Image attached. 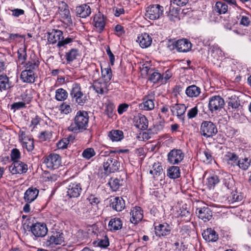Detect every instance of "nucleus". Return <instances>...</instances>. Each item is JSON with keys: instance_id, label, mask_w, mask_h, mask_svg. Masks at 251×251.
I'll use <instances>...</instances> for the list:
<instances>
[{"instance_id": "1", "label": "nucleus", "mask_w": 251, "mask_h": 251, "mask_svg": "<svg viewBox=\"0 0 251 251\" xmlns=\"http://www.w3.org/2000/svg\"><path fill=\"white\" fill-rule=\"evenodd\" d=\"M89 121L88 113L85 111H79L74 118V122L68 127L70 131L78 133L86 129Z\"/></svg>"}, {"instance_id": "2", "label": "nucleus", "mask_w": 251, "mask_h": 251, "mask_svg": "<svg viewBox=\"0 0 251 251\" xmlns=\"http://www.w3.org/2000/svg\"><path fill=\"white\" fill-rule=\"evenodd\" d=\"M50 228V235L48 242L50 245H60L64 240L63 234L59 229L56 224L50 223L48 224V228ZM49 229L48 228V230Z\"/></svg>"}, {"instance_id": "3", "label": "nucleus", "mask_w": 251, "mask_h": 251, "mask_svg": "<svg viewBox=\"0 0 251 251\" xmlns=\"http://www.w3.org/2000/svg\"><path fill=\"white\" fill-rule=\"evenodd\" d=\"M38 67V64H26L25 69L21 75V79L25 82L33 83L35 80L34 71Z\"/></svg>"}, {"instance_id": "4", "label": "nucleus", "mask_w": 251, "mask_h": 251, "mask_svg": "<svg viewBox=\"0 0 251 251\" xmlns=\"http://www.w3.org/2000/svg\"><path fill=\"white\" fill-rule=\"evenodd\" d=\"M70 95L78 105H83L86 101V97L82 92L80 85L77 83L73 85Z\"/></svg>"}, {"instance_id": "5", "label": "nucleus", "mask_w": 251, "mask_h": 251, "mask_svg": "<svg viewBox=\"0 0 251 251\" xmlns=\"http://www.w3.org/2000/svg\"><path fill=\"white\" fill-rule=\"evenodd\" d=\"M223 51L218 45H213L210 46L209 50V55L207 57L206 61L208 62L215 63L216 61H225ZM226 62L228 61L226 60Z\"/></svg>"}, {"instance_id": "6", "label": "nucleus", "mask_w": 251, "mask_h": 251, "mask_svg": "<svg viewBox=\"0 0 251 251\" xmlns=\"http://www.w3.org/2000/svg\"><path fill=\"white\" fill-rule=\"evenodd\" d=\"M218 132L216 126L210 121H203L201 126L200 133L206 137H211Z\"/></svg>"}, {"instance_id": "7", "label": "nucleus", "mask_w": 251, "mask_h": 251, "mask_svg": "<svg viewBox=\"0 0 251 251\" xmlns=\"http://www.w3.org/2000/svg\"><path fill=\"white\" fill-rule=\"evenodd\" d=\"M106 174H109L118 171L120 167V162L116 157H109L104 161L103 164Z\"/></svg>"}, {"instance_id": "8", "label": "nucleus", "mask_w": 251, "mask_h": 251, "mask_svg": "<svg viewBox=\"0 0 251 251\" xmlns=\"http://www.w3.org/2000/svg\"><path fill=\"white\" fill-rule=\"evenodd\" d=\"M163 7L159 4L150 5L146 8L145 16L150 20H155L163 15Z\"/></svg>"}, {"instance_id": "9", "label": "nucleus", "mask_w": 251, "mask_h": 251, "mask_svg": "<svg viewBox=\"0 0 251 251\" xmlns=\"http://www.w3.org/2000/svg\"><path fill=\"white\" fill-rule=\"evenodd\" d=\"M184 153L180 149H173L167 155L168 162L172 165L178 164L184 159Z\"/></svg>"}, {"instance_id": "10", "label": "nucleus", "mask_w": 251, "mask_h": 251, "mask_svg": "<svg viewBox=\"0 0 251 251\" xmlns=\"http://www.w3.org/2000/svg\"><path fill=\"white\" fill-rule=\"evenodd\" d=\"M58 10L59 12L60 18L67 24H72V20L69 7L66 3L60 1L58 3Z\"/></svg>"}, {"instance_id": "11", "label": "nucleus", "mask_w": 251, "mask_h": 251, "mask_svg": "<svg viewBox=\"0 0 251 251\" xmlns=\"http://www.w3.org/2000/svg\"><path fill=\"white\" fill-rule=\"evenodd\" d=\"M67 194L70 198H76L80 196L82 191V185L77 182H71L67 187Z\"/></svg>"}, {"instance_id": "12", "label": "nucleus", "mask_w": 251, "mask_h": 251, "mask_svg": "<svg viewBox=\"0 0 251 251\" xmlns=\"http://www.w3.org/2000/svg\"><path fill=\"white\" fill-rule=\"evenodd\" d=\"M10 172L13 175L23 174L27 171V165L21 161H14L9 167Z\"/></svg>"}, {"instance_id": "13", "label": "nucleus", "mask_w": 251, "mask_h": 251, "mask_svg": "<svg viewBox=\"0 0 251 251\" xmlns=\"http://www.w3.org/2000/svg\"><path fill=\"white\" fill-rule=\"evenodd\" d=\"M224 104L225 101L223 98L219 96H215L209 99L208 107L213 112L222 109Z\"/></svg>"}, {"instance_id": "14", "label": "nucleus", "mask_w": 251, "mask_h": 251, "mask_svg": "<svg viewBox=\"0 0 251 251\" xmlns=\"http://www.w3.org/2000/svg\"><path fill=\"white\" fill-rule=\"evenodd\" d=\"M30 230L36 237H44L47 233V227L45 223H36L33 224Z\"/></svg>"}, {"instance_id": "15", "label": "nucleus", "mask_w": 251, "mask_h": 251, "mask_svg": "<svg viewBox=\"0 0 251 251\" xmlns=\"http://www.w3.org/2000/svg\"><path fill=\"white\" fill-rule=\"evenodd\" d=\"M196 213L199 218L204 222L210 221L212 218V212L207 206L197 208Z\"/></svg>"}, {"instance_id": "16", "label": "nucleus", "mask_w": 251, "mask_h": 251, "mask_svg": "<svg viewBox=\"0 0 251 251\" xmlns=\"http://www.w3.org/2000/svg\"><path fill=\"white\" fill-rule=\"evenodd\" d=\"M130 214L131 216L130 221L134 224H138L143 218V211L141 208L138 206L131 208Z\"/></svg>"}, {"instance_id": "17", "label": "nucleus", "mask_w": 251, "mask_h": 251, "mask_svg": "<svg viewBox=\"0 0 251 251\" xmlns=\"http://www.w3.org/2000/svg\"><path fill=\"white\" fill-rule=\"evenodd\" d=\"M108 82L100 78L94 82L93 87L98 94L103 95L108 91Z\"/></svg>"}, {"instance_id": "18", "label": "nucleus", "mask_w": 251, "mask_h": 251, "mask_svg": "<svg viewBox=\"0 0 251 251\" xmlns=\"http://www.w3.org/2000/svg\"><path fill=\"white\" fill-rule=\"evenodd\" d=\"M171 227L167 223L159 224L154 227V232L156 236L162 237L169 235L171 233Z\"/></svg>"}, {"instance_id": "19", "label": "nucleus", "mask_w": 251, "mask_h": 251, "mask_svg": "<svg viewBox=\"0 0 251 251\" xmlns=\"http://www.w3.org/2000/svg\"><path fill=\"white\" fill-rule=\"evenodd\" d=\"M152 39L151 35L147 33H143L138 36L136 42L138 43L142 48H147L150 47Z\"/></svg>"}, {"instance_id": "20", "label": "nucleus", "mask_w": 251, "mask_h": 251, "mask_svg": "<svg viewBox=\"0 0 251 251\" xmlns=\"http://www.w3.org/2000/svg\"><path fill=\"white\" fill-rule=\"evenodd\" d=\"M176 48L179 52L189 51L192 48L191 43L186 39L178 40L175 44Z\"/></svg>"}, {"instance_id": "21", "label": "nucleus", "mask_w": 251, "mask_h": 251, "mask_svg": "<svg viewBox=\"0 0 251 251\" xmlns=\"http://www.w3.org/2000/svg\"><path fill=\"white\" fill-rule=\"evenodd\" d=\"M75 12L77 16L82 18H86L91 13V8L87 4L77 6L75 9Z\"/></svg>"}, {"instance_id": "22", "label": "nucleus", "mask_w": 251, "mask_h": 251, "mask_svg": "<svg viewBox=\"0 0 251 251\" xmlns=\"http://www.w3.org/2000/svg\"><path fill=\"white\" fill-rule=\"evenodd\" d=\"M110 206L115 211H121L125 208V201L121 197H114L110 200Z\"/></svg>"}, {"instance_id": "23", "label": "nucleus", "mask_w": 251, "mask_h": 251, "mask_svg": "<svg viewBox=\"0 0 251 251\" xmlns=\"http://www.w3.org/2000/svg\"><path fill=\"white\" fill-rule=\"evenodd\" d=\"M62 34L60 30L52 29L51 31H48V42L50 44L60 42L61 39H63Z\"/></svg>"}, {"instance_id": "24", "label": "nucleus", "mask_w": 251, "mask_h": 251, "mask_svg": "<svg viewBox=\"0 0 251 251\" xmlns=\"http://www.w3.org/2000/svg\"><path fill=\"white\" fill-rule=\"evenodd\" d=\"M39 191L36 188L30 187L25 193L24 199L26 202H33L37 197Z\"/></svg>"}, {"instance_id": "25", "label": "nucleus", "mask_w": 251, "mask_h": 251, "mask_svg": "<svg viewBox=\"0 0 251 251\" xmlns=\"http://www.w3.org/2000/svg\"><path fill=\"white\" fill-rule=\"evenodd\" d=\"M61 159L59 155L51 154L48 157V169L54 170L60 165Z\"/></svg>"}, {"instance_id": "26", "label": "nucleus", "mask_w": 251, "mask_h": 251, "mask_svg": "<svg viewBox=\"0 0 251 251\" xmlns=\"http://www.w3.org/2000/svg\"><path fill=\"white\" fill-rule=\"evenodd\" d=\"M203 239L207 242H216L219 238L218 234L211 228H207L202 233Z\"/></svg>"}, {"instance_id": "27", "label": "nucleus", "mask_w": 251, "mask_h": 251, "mask_svg": "<svg viewBox=\"0 0 251 251\" xmlns=\"http://www.w3.org/2000/svg\"><path fill=\"white\" fill-rule=\"evenodd\" d=\"M139 108L140 110L150 111L154 108V100L150 98L149 96H146L143 99V102L139 104Z\"/></svg>"}, {"instance_id": "28", "label": "nucleus", "mask_w": 251, "mask_h": 251, "mask_svg": "<svg viewBox=\"0 0 251 251\" xmlns=\"http://www.w3.org/2000/svg\"><path fill=\"white\" fill-rule=\"evenodd\" d=\"M224 158L227 164L231 167H234L238 164L239 157L234 152H227L224 156Z\"/></svg>"}, {"instance_id": "29", "label": "nucleus", "mask_w": 251, "mask_h": 251, "mask_svg": "<svg viewBox=\"0 0 251 251\" xmlns=\"http://www.w3.org/2000/svg\"><path fill=\"white\" fill-rule=\"evenodd\" d=\"M186 110V107L184 104H177L171 107V111L174 115H176L180 119L183 120V115Z\"/></svg>"}, {"instance_id": "30", "label": "nucleus", "mask_w": 251, "mask_h": 251, "mask_svg": "<svg viewBox=\"0 0 251 251\" xmlns=\"http://www.w3.org/2000/svg\"><path fill=\"white\" fill-rule=\"evenodd\" d=\"M134 126L139 129L146 130L148 127V120L144 115H141L136 119Z\"/></svg>"}, {"instance_id": "31", "label": "nucleus", "mask_w": 251, "mask_h": 251, "mask_svg": "<svg viewBox=\"0 0 251 251\" xmlns=\"http://www.w3.org/2000/svg\"><path fill=\"white\" fill-rule=\"evenodd\" d=\"M201 93V88L195 85L188 86L185 90L186 95L189 98L198 97Z\"/></svg>"}, {"instance_id": "32", "label": "nucleus", "mask_w": 251, "mask_h": 251, "mask_svg": "<svg viewBox=\"0 0 251 251\" xmlns=\"http://www.w3.org/2000/svg\"><path fill=\"white\" fill-rule=\"evenodd\" d=\"M108 136L112 142H119L124 137V133L120 130H112L109 132Z\"/></svg>"}, {"instance_id": "33", "label": "nucleus", "mask_w": 251, "mask_h": 251, "mask_svg": "<svg viewBox=\"0 0 251 251\" xmlns=\"http://www.w3.org/2000/svg\"><path fill=\"white\" fill-rule=\"evenodd\" d=\"M94 26L100 32L103 31L105 26V21L103 16L101 14L96 15L94 18Z\"/></svg>"}, {"instance_id": "34", "label": "nucleus", "mask_w": 251, "mask_h": 251, "mask_svg": "<svg viewBox=\"0 0 251 251\" xmlns=\"http://www.w3.org/2000/svg\"><path fill=\"white\" fill-rule=\"evenodd\" d=\"M122 222L120 218H114L110 220L108 223V227L110 230H118L122 227Z\"/></svg>"}, {"instance_id": "35", "label": "nucleus", "mask_w": 251, "mask_h": 251, "mask_svg": "<svg viewBox=\"0 0 251 251\" xmlns=\"http://www.w3.org/2000/svg\"><path fill=\"white\" fill-rule=\"evenodd\" d=\"M100 67L101 72L100 79L109 82L112 76L111 68L109 66L104 67L103 65H100Z\"/></svg>"}, {"instance_id": "36", "label": "nucleus", "mask_w": 251, "mask_h": 251, "mask_svg": "<svg viewBox=\"0 0 251 251\" xmlns=\"http://www.w3.org/2000/svg\"><path fill=\"white\" fill-rule=\"evenodd\" d=\"M12 87L11 82L6 75H0V91L8 90Z\"/></svg>"}, {"instance_id": "37", "label": "nucleus", "mask_w": 251, "mask_h": 251, "mask_svg": "<svg viewBox=\"0 0 251 251\" xmlns=\"http://www.w3.org/2000/svg\"><path fill=\"white\" fill-rule=\"evenodd\" d=\"M150 173L153 176L154 178L157 177L163 174L162 165L159 162L154 163L150 171Z\"/></svg>"}, {"instance_id": "38", "label": "nucleus", "mask_w": 251, "mask_h": 251, "mask_svg": "<svg viewBox=\"0 0 251 251\" xmlns=\"http://www.w3.org/2000/svg\"><path fill=\"white\" fill-rule=\"evenodd\" d=\"M214 10L219 14H224L227 11L228 6L225 2L219 1L216 3Z\"/></svg>"}, {"instance_id": "39", "label": "nucleus", "mask_w": 251, "mask_h": 251, "mask_svg": "<svg viewBox=\"0 0 251 251\" xmlns=\"http://www.w3.org/2000/svg\"><path fill=\"white\" fill-rule=\"evenodd\" d=\"M179 168L177 166H171L167 170V176L171 178H177L180 176Z\"/></svg>"}, {"instance_id": "40", "label": "nucleus", "mask_w": 251, "mask_h": 251, "mask_svg": "<svg viewBox=\"0 0 251 251\" xmlns=\"http://www.w3.org/2000/svg\"><path fill=\"white\" fill-rule=\"evenodd\" d=\"M96 154V151L93 148H87L83 150L81 156L85 160H90Z\"/></svg>"}, {"instance_id": "41", "label": "nucleus", "mask_w": 251, "mask_h": 251, "mask_svg": "<svg viewBox=\"0 0 251 251\" xmlns=\"http://www.w3.org/2000/svg\"><path fill=\"white\" fill-rule=\"evenodd\" d=\"M251 164V159L247 157L238 159V164L236 166H238L239 168L243 170H247Z\"/></svg>"}, {"instance_id": "42", "label": "nucleus", "mask_w": 251, "mask_h": 251, "mask_svg": "<svg viewBox=\"0 0 251 251\" xmlns=\"http://www.w3.org/2000/svg\"><path fill=\"white\" fill-rule=\"evenodd\" d=\"M75 208H75L74 209L79 215H85L88 213L87 205L85 203L82 202L77 203Z\"/></svg>"}, {"instance_id": "43", "label": "nucleus", "mask_w": 251, "mask_h": 251, "mask_svg": "<svg viewBox=\"0 0 251 251\" xmlns=\"http://www.w3.org/2000/svg\"><path fill=\"white\" fill-rule=\"evenodd\" d=\"M149 80L153 83L162 84L161 74L154 70L150 75Z\"/></svg>"}, {"instance_id": "44", "label": "nucleus", "mask_w": 251, "mask_h": 251, "mask_svg": "<svg viewBox=\"0 0 251 251\" xmlns=\"http://www.w3.org/2000/svg\"><path fill=\"white\" fill-rule=\"evenodd\" d=\"M219 181V177L217 176H212L207 178L206 185L209 189H211L214 188L215 185L217 184Z\"/></svg>"}, {"instance_id": "45", "label": "nucleus", "mask_w": 251, "mask_h": 251, "mask_svg": "<svg viewBox=\"0 0 251 251\" xmlns=\"http://www.w3.org/2000/svg\"><path fill=\"white\" fill-rule=\"evenodd\" d=\"M67 97L68 93L65 90L62 88H59L56 90L55 92V98L57 100H64Z\"/></svg>"}, {"instance_id": "46", "label": "nucleus", "mask_w": 251, "mask_h": 251, "mask_svg": "<svg viewBox=\"0 0 251 251\" xmlns=\"http://www.w3.org/2000/svg\"><path fill=\"white\" fill-rule=\"evenodd\" d=\"M108 184L113 191H117L121 185L120 180L119 179L112 178L109 180Z\"/></svg>"}, {"instance_id": "47", "label": "nucleus", "mask_w": 251, "mask_h": 251, "mask_svg": "<svg viewBox=\"0 0 251 251\" xmlns=\"http://www.w3.org/2000/svg\"><path fill=\"white\" fill-rule=\"evenodd\" d=\"M24 148L26 149L28 151H32L34 149L33 139L30 137L26 141L21 142Z\"/></svg>"}, {"instance_id": "48", "label": "nucleus", "mask_w": 251, "mask_h": 251, "mask_svg": "<svg viewBox=\"0 0 251 251\" xmlns=\"http://www.w3.org/2000/svg\"><path fill=\"white\" fill-rule=\"evenodd\" d=\"M21 98L22 100V101L25 104L29 103L32 98L30 90H26L21 95Z\"/></svg>"}, {"instance_id": "49", "label": "nucleus", "mask_w": 251, "mask_h": 251, "mask_svg": "<svg viewBox=\"0 0 251 251\" xmlns=\"http://www.w3.org/2000/svg\"><path fill=\"white\" fill-rule=\"evenodd\" d=\"M148 64H142L139 67L141 73L142 75H150L154 71V69L151 68L147 66Z\"/></svg>"}, {"instance_id": "50", "label": "nucleus", "mask_w": 251, "mask_h": 251, "mask_svg": "<svg viewBox=\"0 0 251 251\" xmlns=\"http://www.w3.org/2000/svg\"><path fill=\"white\" fill-rule=\"evenodd\" d=\"M228 199L231 203L241 201L242 199V196L239 195L237 192L231 193V195L228 197Z\"/></svg>"}, {"instance_id": "51", "label": "nucleus", "mask_w": 251, "mask_h": 251, "mask_svg": "<svg viewBox=\"0 0 251 251\" xmlns=\"http://www.w3.org/2000/svg\"><path fill=\"white\" fill-rule=\"evenodd\" d=\"M10 157L11 160L13 162L19 161L18 160L21 158L20 151L16 148L12 149L11 151Z\"/></svg>"}, {"instance_id": "52", "label": "nucleus", "mask_w": 251, "mask_h": 251, "mask_svg": "<svg viewBox=\"0 0 251 251\" xmlns=\"http://www.w3.org/2000/svg\"><path fill=\"white\" fill-rule=\"evenodd\" d=\"M78 51L75 49H72L66 53V59L68 61H73L78 55Z\"/></svg>"}, {"instance_id": "53", "label": "nucleus", "mask_w": 251, "mask_h": 251, "mask_svg": "<svg viewBox=\"0 0 251 251\" xmlns=\"http://www.w3.org/2000/svg\"><path fill=\"white\" fill-rule=\"evenodd\" d=\"M228 105L229 106H231L232 108H237L240 105V103L239 101L237 100V98L236 96H231V98L229 99V100L228 101Z\"/></svg>"}, {"instance_id": "54", "label": "nucleus", "mask_w": 251, "mask_h": 251, "mask_svg": "<svg viewBox=\"0 0 251 251\" xmlns=\"http://www.w3.org/2000/svg\"><path fill=\"white\" fill-rule=\"evenodd\" d=\"M59 109L61 113L65 114H68L72 111V108L71 105L66 102H63L62 104H61Z\"/></svg>"}, {"instance_id": "55", "label": "nucleus", "mask_w": 251, "mask_h": 251, "mask_svg": "<svg viewBox=\"0 0 251 251\" xmlns=\"http://www.w3.org/2000/svg\"><path fill=\"white\" fill-rule=\"evenodd\" d=\"M178 13L177 9L173 8L170 9L168 16L171 21H175L178 18Z\"/></svg>"}, {"instance_id": "56", "label": "nucleus", "mask_w": 251, "mask_h": 251, "mask_svg": "<svg viewBox=\"0 0 251 251\" xmlns=\"http://www.w3.org/2000/svg\"><path fill=\"white\" fill-rule=\"evenodd\" d=\"M98 246L101 248H105L109 245V240L106 235L104 237L103 239H98Z\"/></svg>"}, {"instance_id": "57", "label": "nucleus", "mask_w": 251, "mask_h": 251, "mask_svg": "<svg viewBox=\"0 0 251 251\" xmlns=\"http://www.w3.org/2000/svg\"><path fill=\"white\" fill-rule=\"evenodd\" d=\"M70 143V140L68 138H64L61 139L57 144L58 149H64L67 148L68 145Z\"/></svg>"}, {"instance_id": "58", "label": "nucleus", "mask_w": 251, "mask_h": 251, "mask_svg": "<svg viewBox=\"0 0 251 251\" xmlns=\"http://www.w3.org/2000/svg\"><path fill=\"white\" fill-rule=\"evenodd\" d=\"M240 24L245 26H249L251 24V20L249 16H240Z\"/></svg>"}, {"instance_id": "59", "label": "nucleus", "mask_w": 251, "mask_h": 251, "mask_svg": "<svg viewBox=\"0 0 251 251\" xmlns=\"http://www.w3.org/2000/svg\"><path fill=\"white\" fill-rule=\"evenodd\" d=\"M172 76V74L169 70H167L164 74L161 75L162 84H166Z\"/></svg>"}, {"instance_id": "60", "label": "nucleus", "mask_w": 251, "mask_h": 251, "mask_svg": "<svg viewBox=\"0 0 251 251\" xmlns=\"http://www.w3.org/2000/svg\"><path fill=\"white\" fill-rule=\"evenodd\" d=\"M179 216L181 218H184L183 220L185 222H189L191 219V214L189 211L184 209L181 211Z\"/></svg>"}, {"instance_id": "61", "label": "nucleus", "mask_w": 251, "mask_h": 251, "mask_svg": "<svg viewBox=\"0 0 251 251\" xmlns=\"http://www.w3.org/2000/svg\"><path fill=\"white\" fill-rule=\"evenodd\" d=\"M25 105L22 101L14 102L11 105V109L15 111L25 107Z\"/></svg>"}, {"instance_id": "62", "label": "nucleus", "mask_w": 251, "mask_h": 251, "mask_svg": "<svg viewBox=\"0 0 251 251\" xmlns=\"http://www.w3.org/2000/svg\"><path fill=\"white\" fill-rule=\"evenodd\" d=\"M198 107L195 106L188 111L187 116L189 119L193 118L196 116L198 114Z\"/></svg>"}, {"instance_id": "63", "label": "nucleus", "mask_w": 251, "mask_h": 251, "mask_svg": "<svg viewBox=\"0 0 251 251\" xmlns=\"http://www.w3.org/2000/svg\"><path fill=\"white\" fill-rule=\"evenodd\" d=\"M18 58L20 60L24 61L26 58L25 49H20L18 51Z\"/></svg>"}, {"instance_id": "64", "label": "nucleus", "mask_w": 251, "mask_h": 251, "mask_svg": "<svg viewBox=\"0 0 251 251\" xmlns=\"http://www.w3.org/2000/svg\"><path fill=\"white\" fill-rule=\"evenodd\" d=\"M115 30L116 32V35L118 36H121L125 33L124 27L120 25H117L115 27Z\"/></svg>"}]
</instances>
